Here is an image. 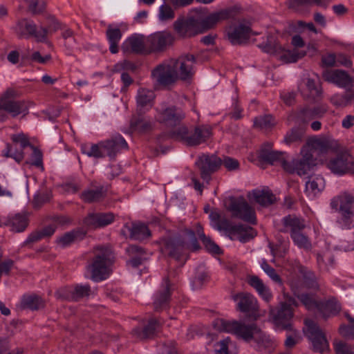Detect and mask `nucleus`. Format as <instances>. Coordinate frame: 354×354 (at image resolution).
Instances as JSON below:
<instances>
[{
	"instance_id": "obj_1",
	"label": "nucleus",
	"mask_w": 354,
	"mask_h": 354,
	"mask_svg": "<svg viewBox=\"0 0 354 354\" xmlns=\"http://www.w3.org/2000/svg\"><path fill=\"white\" fill-rule=\"evenodd\" d=\"M218 329L221 331L235 335L246 342L254 339L257 343V350L262 351L273 348V343L257 327L255 324H245L235 320L220 319L217 322Z\"/></svg>"
},
{
	"instance_id": "obj_2",
	"label": "nucleus",
	"mask_w": 354,
	"mask_h": 354,
	"mask_svg": "<svg viewBox=\"0 0 354 354\" xmlns=\"http://www.w3.org/2000/svg\"><path fill=\"white\" fill-rule=\"evenodd\" d=\"M192 12L194 14V16L186 21H177L174 24L176 31L182 37L194 35L190 29L196 23L201 24L203 28L209 29L218 22L227 19L230 15L227 10H221L205 17L207 10L202 8L193 9Z\"/></svg>"
},
{
	"instance_id": "obj_3",
	"label": "nucleus",
	"mask_w": 354,
	"mask_h": 354,
	"mask_svg": "<svg viewBox=\"0 0 354 354\" xmlns=\"http://www.w3.org/2000/svg\"><path fill=\"white\" fill-rule=\"evenodd\" d=\"M113 262L114 254L110 247L98 245L94 248L92 257L86 266L91 279L94 281L106 279L111 272Z\"/></svg>"
},
{
	"instance_id": "obj_4",
	"label": "nucleus",
	"mask_w": 354,
	"mask_h": 354,
	"mask_svg": "<svg viewBox=\"0 0 354 354\" xmlns=\"http://www.w3.org/2000/svg\"><path fill=\"white\" fill-rule=\"evenodd\" d=\"M186 235L187 239L175 237L167 241L165 250L170 257L180 260L188 250H196L199 248L194 233L192 230H187Z\"/></svg>"
},
{
	"instance_id": "obj_5",
	"label": "nucleus",
	"mask_w": 354,
	"mask_h": 354,
	"mask_svg": "<svg viewBox=\"0 0 354 354\" xmlns=\"http://www.w3.org/2000/svg\"><path fill=\"white\" fill-rule=\"evenodd\" d=\"M315 160L311 149L307 146H303L300 156L291 160L283 161L282 167L288 173L297 174L301 176L307 174L312 169L315 165Z\"/></svg>"
},
{
	"instance_id": "obj_6",
	"label": "nucleus",
	"mask_w": 354,
	"mask_h": 354,
	"mask_svg": "<svg viewBox=\"0 0 354 354\" xmlns=\"http://www.w3.org/2000/svg\"><path fill=\"white\" fill-rule=\"evenodd\" d=\"M18 92L13 88L7 89L0 97V110L9 113L12 117L28 113L29 103L25 100H16Z\"/></svg>"
},
{
	"instance_id": "obj_7",
	"label": "nucleus",
	"mask_w": 354,
	"mask_h": 354,
	"mask_svg": "<svg viewBox=\"0 0 354 354\" xmlns=\"http://www.w3.org/2000/svg\"><path fill=\"white\" fill-rule=\"evenodd\" d=\"M306 328L304 329L305 335L312 344L314 351L319 353L329 351V343L324 331L313 320H304Z\"/></svg>"
},
{
	"instance_id": "obj_8",
	"label": "nucleus",
	"mask_w": 354,
	"mask_h": 354,
	"mask_svg": "<svg viewBox=\"0 0 354 354\" xmlns=\"http://www.w3.org/2000/svg\"><path fill=\"white\" fill-rule=\"evenodd\" d=\"M174 59L165 60L151 71V78L158 86H168L178 79V71L175 70Z\"/></svg>"
},
{
	"instance_id": "obj_9",
	"label": "nucleus",
	"mask_w": 354,
	"mask_h": 354,
	"mask_svg": "<svg viewBox=\"0 0 354 354\" xmlns=\"http://www.w3.org/2000/svg\"><path fill=\"white\" fill-rule=\"evenodd\" d=\"M227 209L234 218H239L251 224H256L257 223L254 209L242 196L230 197L227 204Z\"/></svg>"
},
{
	"instance_id": "obj_10",
	"label": "nucleus",
	"mask_w": 354,
	"mask_h": 354,
	"mask_svg": "<svg viewBox=\"0 0 354 354\" xmlns=\"http://www.w3.org/2000/svg\"><path fill=\"white\" fill-rule=\"evenodd\" d=\"M156 120L168 128L178 126L185 118L183 109L176 106H162L156 109Z\"/></svg>"
},
{
	"instance_id": "obj_11",
	"label": "nucleus",
	"mask_w": 354,
	"mask_h": 354,
	"mask_svg": "<svg viewBox=\"0 0 354 354\" xmlns=\"http://www.w3.org/2000/svg\"><path fill=\"white\" fill-rule=\"evenodd\" d=\"M10 138L12 144H6V149L2 151L3 156L20 162L24 158V149L30 146V142L24 133L12 134Z\"/></svg>"
},
{
	"instance_id": "obj_12",
	"label": "nucleus",
	"mask_w": 354,
	"mask_h": 354,
	"mask_svg": "<svg viewBox=\"0 0 354 354\" xmlns=\"http://www.w3.org/2000/svg\"><path fill=\"white\" fill-rule=\"evenodd\" d=\"M201 178L209 184L212 180V175L216 172L222 164V160L215 155L203 154L196 161Z\"/></svg>"
},
{
	"instance_id": "obj_13",
	"label": "nucleus",
	"mask_w": 354,
	"mask_h": 354,
	"mask_svg": "<svg viewBox=\"0 0 354 354\" xmlns=\"http://www.w3.org/2000/svg\"><path fill=\"white\" fill-rule=\"evenodd\" d=\"M16 32L20 37L28 38L33 37L37 41L43 42L47 39L48 30L40 26L37 28L36 24L26 19L18 21L16 26Z\"/></svg>"
},
{
	"instance_id": "obj_14",
	"label": "nucleus",
	"mask_w": 354,
	"mask_h": 354,
	"mask_svg": "<svg viewBox=\"0 0 354 354\" xmlns=\"http://www.w3.org/2000/svg\"><path fill=\"white\" fill-rule=\"evenodd\" d=\"M326 105H319L314 107L305 106L300 109L292 115V119L298 124L307 127L308 124L314 119L322 118L327 112Z\"/></svg>"
},
{
	"instance_id": "obj_15",
	"label": "nucleus",
	"mask_w": 354,
	"mask_h": 354,
	"mask_svg": "<svg viewBox=\"0 0 354 354\" xmlns=\"http://www.w3.org/2000/svg\"><path fill=\"white\" fill-rule=\"evenodd\" d=\"M353 163L354 159L351 155L347 151H342L330 158L327 167L333 174L343 175L352 168Z\"/></svg>"
},
{
	"instance_id": "obj_16",
	"label": "nucleus",
	"mask_w": 354,
	"mask_h": 354,
	"mask_svg": "<svg viewBox=\"0 0 354 354\" xmlns=\"http://www.w3.org/2000/svg\"><path fill=\"white\" fill-rule=\"evenodd\" d=\"M149 54L153 52L164 51L174 41V37L170 32L162 31L151 35L147 38Z\"/></svg>"
},
{
	"instance_id": "obj_17",
	"label": "nucleus",
	"mask_w": 354,
	"mask_h": 354,
	"mask_svg": "<svg viewBox=\"0 0 354 354\" xmlns=\"http://www.w3.org/2000/svg\"><path fill=\"white\" fill-rule=\"evenodd\" d=\"M324 79L339 88L348 89L353 84V78L347 72L339 69L326 70L323 73Z\"/></svg>"
},
{
	"instance_id": "obj_18",
	"label": "nucleus",
	"mask_w": 354,
	"mask_h": 354,
	"mask_svg": "<svg viewBox=\"0 0 354 354\" xmlns=\"http://www.w3.org/2000/svg\"><path fill=\"white\" fill-rule=\"evenodd\" d=\"M330 207L335 212L354 213V196L342 192L331 198Z\"/></svg>"
},
{
	"instance_id": "obj_19",
	"label": "nucleus",
	"mask_w": 354,
	"mask_h": 354,
	"mask_svg": "<svg viewBox=\"0 0 354 354\" xmlns=\"http://www.w3.org/2000/svg\"><path fill=\"white\" fill-rule=\"evenodd\" d=\"M270 313L276 326L282 329L291 330V320L294 315L293 308L286 304H281L279 309L272 310Z\"/></svg>"
},
{
	"instance_id": "obj_20",
	"label": "nucleus",
	"mask_w": 354,
	"mask_h": 354,
	"mask_svg": "<svg viewBox=\"0 0 354 354\" xmlns=\"http://www.w3.org/2000/svg\"><path fill=\"white\" fill-rule=\"evenodd\" d=\"M115 221V214L112 212H97L88 214L83 221L88 227L97 229L104 227Z\"/></svg>"
},
{
	"instance_id": "obj_21",
	"label": "nucleus",
	"mask_w": 354,
	"mask_h": 354,
	"mask_svg": "<svg viewBox=\"0 0 354 354\" xmlns=\"http://www.w3.org/2000/svg\"><path fill=\"white\" fill-rule=\"evenodd\" d=\"M253 32L250 26L245 23H240L234 27H231L227 31L228 39L232 44H241L246 42Z\"/></svg>"
},
{
	"instance_id": "obj_22",
	"label": "nucleus",
	"mask_w": 354,
	"mask_h": 354,
	"mask_svg": "<svg viewBox=\"0 0 354 354\" xmlns=\"http://www.w3.org/2000/svg\"><path fill=\"white\" fill-rule=\"evenodd\" d=\"M122 49L124 52L134 53L137 54H149L147 39L140 35H132L128 37L122 44Z\"/></svg>"
},
{
	"instance_id": "obj_23",
	"label": "nucleus",
	"mask_w": 354,
	"mask_h": 354,
	"mask_svg": "<svg viewBox=\"0 0 354 354\" xmlns=\"http://www.w3.org/2000/svg\"><path fill=\"white\" fill-rule=\"evenodd\" d=\"M175 70L178 71V78L186 80L193 75V64L194 57L192 55H187L180 57L178 59H174Z\"/></svg>"
},
{
	"instance_id": "obj_24",
	"label": "nucleus",
	"mask_w": 354,
	"mask_h": 354,
	"mask_svg": "<svg viewBox=\"0 0 354 354\" xmlns=\"http://www.w3.org/2000/svg\"><path fill=\"white\" fill-rule=\"evenodd\" d=\"M232 298L237 302V309L242 313L256 312L259 309L257 299L250 293L241 292Z\"/></svg>"
},
{
	"instance_id": "obj_25",
	"label": "nucleus",
	"mask_w": 354,
	"mask_h": 354,
	"mask_svg": "<svg viewBox=\"0 0 354 354\" xmlns=\"http://www.w3.org/2000/svg\"><path fill=\"white\" fill-rule=\"evenodd\" d=\"M102 142L104 156H108L110 158H113L120 150L128 148L126 140L120 135L113 136L111 139Z\"/></svg>"
},
{
	"instance_id": "obj_26",
	"label": "nucleus",
	"mask_w": 354,
	"mask_h": 354,
	"mask_svg": "<svg viewBox=\"0 0 354 354\" xmlns=\"http://www.w3.org/2000/svg\"><path fill=\"white\" fill-rule=\"evenodd\" d=\"M325 188V180L320 175L311 176L306 183L305 193L311 199L315 198Z\"/></svg>"
},
{
	"instance_id": "obj_27",
	"label": "nucleus",
	"mask_w": 354,
	"mask_h": 354,
	"mask_svg": "<svg viewBox=\"0 0 354 354\" xmlns=\"http://www.w3.org/2000/svg\"><path fill=\"white\" fill-rule=\"evenodd\" d=\"M28 225V218L26 213L10 214L6 216V226L15 232H21Z\"/></svg>"
},
{
	"instance_id": "obj_28",
	"label": "nucleus",
	"mask_w": 354,
	"mask_h": 354,
	"mask_svg": "<svg viewBox=\"0 0 354 354\" xmlns=\"http://www.w3.org/2000/svg\"><path fill=\"white\" fill-rule=\"evenodd\" d=\"M106 194V190L103 186H95L92 183L91 187L84 190L80 197L84 203H92L103 200Z\"/></svg>"
},
{
	"instance_id": "obj_29",
	"label": "nucleus",
	"mask_w": 354,
	"mask_h": 354,
	"mask_svg": "<svg viewBox=\"0 0 354 354\" xmlns=\"http://www.w3.org/2000/svg\"><path fill=\"white\" fill-rule=\"evenodd\" d=\"M159 326L160 323L158 320L156 319H151L143 328L140 327L134 328L132 330L131 334L138 339L152 338L154 337Z\"/></svg>"
},
{
	"instance_id": "obj_30",
	"label": "nucleus",
	"mask_w": 354,
	"mask_h": 354,
	"mask_svg": "<svg viewBox=\"0 0 354 354\" xmlns=\"http://www.w3.org/2000/svg\"><path fill=\"white\" fill-rule=\"evenodd\" d=\"M273 144L272 142H266L259 152V158L266 162L274 165L278 162L285 161L283 158V153L277 151L271 150Z\"/></svg>"
},
{
	"instance_id": "obj_31",
	"label": "nucleus",
	"mask_w": 354,
	"mask_h": 354,
	"mask_svg": "<svg viewBox=\"0 0 354 354\" xmlns=\"http://www.w3.org/2000/svg\"><path fill=\"white\" fill-rule=\"evenodd\" d=\"M165 286L159 290L154 297L153 306L156 310H160L166 308L170 300V283L167 277L163 280Z\"/></svg>"
},
{
	"instance_id": "obj_32",
	"label": "nucleus",
	"mask_w": 354,
	"mask_h": 354,
	"mask_svg": "<svg viewBox=\"0 0 354 354\" xmlns=\"http://www.w3.org/2000/svg\"><path fill=\"white\" fill-rule=\"evenodd\" d=\"M211 136V129L206 126L195 127L194 131L190 132L187 140V145L196 146L205 142Z\"/></svg>"
},
{
	"instance_id": "obj_33",
	"label": "nucleus",
	"mask_w": 354,
	"mask_h": 354,
	"mask_svg": "<svg viewBox=\"0 0 354 354\" xmlns=\"http://www.w3.org/2000/svg\"><path fill=\"white\" fill-rule=\"evenodd\" d=\"M281 222L284 226L281 232H288L290 230V234L302 231L306 227L305 221L295 215H288L284 216Z\"/></svg>"
},
{
	"instance_id": "obj_34",
	"label": "nucleus",
	"mask_w": 354,
	"mask_h": 354,
	"mask_svg": "<svg viewBox=\"0 0 354 354\" xmlns=\"http://www.w3.org/2000/svg\"><path fill=\"white\" fill-rule=\"evenodd\" d=\"M341 310L340 304L335 299L319 301L317 312L324 319L336 315Z\"/></svg>"
},
{
	"instance_id": "obj_35",
	"label": "nucleus",
	"mask_w": 354,
	"mask_h": 354,
	"mask_svg": "<svg viewBox=\"0 0 354 354\" xmlns=\"http://www.w3.org/2000/svg\"><path fill=\"white\" fill-rule=\"evenodd\" d=\"M302 95L306 99L318 102L322 99V91L319 82L308 78L306 83V88L302 91Z\"/></svg>"
},
{
	"instance_id": "obj_36",
	"label": "nucleus",
	"mask_w": 354,
	"mask_h": 354,
	"mask_svg": "<svg viewBox=\"0 0 354 354\" xmlns=\"http://www.w3.org/2000/svg\"><path fill=\"white\" fill-rule=\"evenodd\" d=\"M248 283L254 288L259 295L266 302H270L273 296L270 289L266 286L263 281L257 276H250L248 278Z\"/></svg>"
},
{
	"instance_id": "obj_37",
	"label": "nucleus",
	"mask_w": 354,
	"mask_h": 354,
	"mask_svg": "<svg viewBox=\"0 0 354 354\" xmlns=\"http://www.w3.org/2000/svg\"><path fill=\"white\" fill-rule=\"evenodd\" d=\"M248 196L262 206H268L274 203L275 196L268 189H254Z\"/></svg>"
},
{
	"instance_id": "obj_38",
	"label": "nucleus",
	"mask_w": 354,
	"mask_h": 354,
	"mask_svg": "<svg viewBox=\"0 0 354 354\" xmlns=\"http://www.w3.org/2000/svg\"><path fill=\"white\" fill-rule=\"evenodd\" d=\"M106 36L109 43V50L112 54L118 52V44L122 38V32L118 28L109 26L106 31Z\"/></svg>"
},
{
	"instance_id": "obj_39",
	"label": "nucleus",
	"mask_w": 354,
	"mask_h": 354,
	"mask_svg": "<svg viewBox=\"0 0 354 354\" xmlns=\"http://www.w3.org/2000/svg\"><path fill=\"white\" fill-rule=\"evenodd\" d=\"M129 230L130 238L133 240L142 241L151 236V232L147 225L142 223H132Z\"/></svg>"
},
{
	"instance_id": "obj_40",
	"label": "nucleus",
	"mask_w": 354,
	"mask_h": 354,
	"mask_svg": "<svg viewBox=\"0 0 354 354\" xmlns=\"http://www.w3.org/2000/svg\"><path fill=\"white\" fill-rule=\"evenodd\" d=\"M298 125L291 129L285 135L283 142L286 145H290L303 140L306 129L305 126Z\"/></svg>"
},
{
	"instance_id": "obj_41",
	"label": "nucleus",
	"mask_w": 354,
	"mask_h": 354,
	"mask_svg": "<svg viewBox=\"0 0 354 354\" xmlns=\"http://www.w3.org/2000/svg\"><path fill=\"white\" fill-rule=\"evenodd\" d=\"M86 234L82 230H73L65 233L64 235L59 237L57 240V243L61 247L65 248L76 241L82 239Z\"/></svg>"
},
{
	"instance_id": "obj_42",
	"label": "nucleus",
	"mask_w": 354,
	"mask_h": 354,
	"mask_svg": "<svg viewBox=\"0 0 354 354\" xmlns=\"http://www.w3.org/2000/svg\"><path fill=\"white\" fill-rule=\"evenodd\" d=\"M127 252L132 256L129 263L134 268L138 267L146 259L145 252L142 247L131 245L127 248Z\"/></svg>"
},
{
	"instance_id": "obj_43",
	"label": "nucleus",
	"mask_w": 354,
	"mask_h": 354,
	"mask_svg": "<svg viewBox=\"0 0 354 354\" xmlns=\"http://www.w3.org/2000/svg\"><path fill=\"white\" fill-rule=\"evenodd\" d=\"M44 300L36 295H24L21 299V306L32 310H37L44 307Z\"/></svg>"
},
{
	"instance_id": "obj_44",
	"label": "nucleus",
	"mask_w": 354,
	"mask_h": 354,
	"mask_svg": "<svg viewBox=\"0 0 354 354\" xmlns=\"http://www.w3.org/2000/svg\"><path fill=\"white\" fill-rule=\"evenodd\" d=\"M102 145V142L98 144H92L91 145L88 144H82L81 145V151L88 157L102 158L105 157L104 151Z\"/></svg>"
},
{
	"instance_id": "obj_45",
	"label": "nucleus",
	"mask_w": 354,
	"mask_h": 354,
	"mask_svg": "<svg viewBox=\"0 0 354 354\" xmlns=\"http://www.w3.org/2000/svg\"><path fill=\"white\" fill-rule=\"evenodd\" d=\"M317 262L320 270L328 271L334 266V256L328 250L318 253L317 254Z\"/></svg>"
},
{
	"instance_id": "obj_46",
	"label": "nucleus",
	"mask_w": 354,
	"mask_h": 354,
	"mask_svg": "<svg viewBox=\"0 0 354 354\" xmlns=\"http://www.w3.org/2000/svg\"><path fill=\"white\" fill-rule=\"evenodd\" d=\"M332 142L326 138H313L307 143L305 146L308 147V149L318 151L320 153H326L330 150L333 147Z\"/></svg>"
},
{
	"instance_id": "obj_47",
	"label": "nucleus",
	"mask_w": 354,
	"mask_h": 354,
	"mask_svg": "<svg viewBox=\"0 0 354 354\" xmlns=\"http://www.w3.org/2000/svg\"><path fill=\"white\" fill-rule=\"evenodd\" d=\"M130 127L132 131L144 133L151 129V123L142 115L133 116L130 122Z\"/></svg>"
},
{
	"instance_id": "obj_48",
	"label": "nucleus",
	"mask_w": 354,
	"mask_h": 354,
	"mask_svg": "<svg viewBox=\"0 0 354 354\" xmlns=\"http://www.w3.org/2000/svg\"><path fill=\"white\" fill-rule=\"evenodd\" d=\"M339 216L336 220V225L342 230H351L354 228V213L339 212Z\"/></svg>"
},
{
	"instance_id": "obj_49",
	"label": "nucleus",
	"mask_w": 354,
	"mask_h": 354,
	"mask_svg": "<svg viewBox=\"0 0 354 354\" xmlns=\"http://www.w3.org/2000/svg\"><path fill=\"white\" fill-rule=\"evenodd\" d=\"M305 55V52L299 51L298 50H285L281 48V53L279 54L278 57L280 60L285 63H294L304 57Z\"/></svg>"
},
{
	"instance_id": "obj_50",
	"label": "nucleus",
	"mask_w": 354,
	"mask_h": 354,
	"mask_svg": "<svg viewBox=\"0 0 354 354\" xmlns=\"http://www.w3.org/2000/svg\"><path fill=\"white\" fill-rule=\"evenodd\" d=\"M237 225H232L227 218H221L216 223V227L218 230L224 231L231 239H234V232H239L240 227Z\"/></svg>"
},
{
	"instance_id": "obj_51",
	"label": "nucleus",
	"mask_w": 354,
	"mask_h": 354,
	"mask_svg": "<svg viewBox=\"0 0 354 354\" xmlns=\"http://www.w3.org/2000/svg\"><path fill=\"white\" fill-rule=\"evenodd\" d=\"M236 227H240L239 232H234V239H237L242 243L249 241L256 236L255 230L248 226L243 225H237Z\"/></svg>"
},
{
	"instance_id": "obj_52",
	"label": "nucleus",
	"mask_w": 354,
	"mask_h": 354,
	"mask_svg": "<svg viewBox=\"0 0 354 354\" xmlns=\"http://www.w3.org/2000/svg\"><path fill=\"white\" fill-rule=\"evenodd\" d=\"M154 96V93L152 91L142 88H140L136 97L138 106L142 108L150 104Z\"/></svg>"
},
{
	"instance_id": "obj_53",
	"label": "nucleus",
	"mask_w": 354,
	"mask_h": 354,
	"mask_svg": "<svg viewBox=\"0 0 354 354\" xmlns=\"http://www.w3.org/2000/svg\"><path fill=\"white\" fill-rule=\"evenodd\" d=\"M276 124L274 118L271 115L257 117L254 120V126L262 130H268Z\"/></svg>"
},
{
	"instance_id": "obj_54",
	"label": "nucleus",
	"mask_w": 354,
	"mask_h": 354,
	"mask_svg": "<svg viewBox=\"0 0 354 354\" xmlns=\"http://www.w3.org/2000/svg\"><path fill=\"white\" fill-rule=\"evenodd\" d=\"M290 237L294 243L299 248L308 250L311 248V242L307 236L304 234L301 231L290 234Z\"/></svg>"
},
{
	"instance_id": "obj_55",
	"label": "nucleus",
	"mask_w": 354,
	"mask_h": 354,
	"mask_svg": "<svg viewBox=\"0 0 354 354\" xmlns=\"http://www.w3.org/2000/svg\"><path fill=\"white\" fill-rule=\"evenodd\" d=\"M297 297L306 309L317 311L320 300L315 299L313 295L300 294L297 295Z\"/></svg>"
},
{
	"instance_id": "obj_56",
	"label": "nucleus",
	"mask_w": 354,
	"mask_h": 354,
	"mask_svg": "<svg viewBox=\"0 0 354 354\" xmlns=\"http://www.w3.org/2000/svg\"><path fill=\"white\" fill-rule=\"evenodd\" d=\"M261 267L268 277L276 283L281 286L283 284L282 279L277 274V271L270 266L266 260H263Z\"/></svg>"
},
{
	"instance_id": "obj_57",
	"label": "nucleus",
	"mask_w": 354,
	"mask_h": 354,
	"mask_svg": "<svg viewBox=\"0 0 354 354\" xmlns=\"http://www.w3.org/2000/svg\"><path fill=\"white\" fill-rule=\"evenodd\" d=\"M175 17L173 8L168 4H162L159 8L158 19L161 21L172 20Z\"/></svg>"
},
{
	"instance_id": "obj_58",
	"label": "nucleus",
	"mask_w": 354,
	"mask_h": 354,
	"mask_svg": "<svg viewBox=\"0 0 354 354\" xmlns=\"http://www.w3.org/2000/svg\"><path fill=\"white\" fill-rule=\"evenodd\" d=\"M190 132L185 126H179L176 129L172 130L170 133L171 137L176 140L183 141L187 145V140L189 137Z\"/></svg>"
},
{
	"instance_id": "obj_59",
	"label": "nucleus",
	"mask_w": 354,
	"mask_h": 354,
	"mask_svg": "<svg viewBox=\"0 0 354 354\" xmlns=\"http://www.w3.org/2000/svg\"><path fill=\"white\" fill-rule=\"evenodd\" d=\"M91 292L89 285H76L73 287L74 301H77L81 298L88 297Z\"/></svg>"
},
{
	"instance_id": "obj_60",
	"label": "nucleus",
	"mask_w": 354,
	"mask_h": 354,
	"mask_svg": "<svg viewBox=\"0 0 354 354\" xmlns=\"http://www.w3.org/2000/svg\"><path fill=\"white\" fill-rule=\"evenodd\" d=\"M260 48L266 53L278 56L281 53L282 47L275 41H268L265 44H261Z\"/></svg>"
},
{
	"instance_id": "obj_61",
	"label": "nucleus",
	"mask_w": 354,
	"mask_h": 354,
	"mask_svg": "<svg viewBox=\"0 0 354 354\" xmlns=\"http://www.w3.org/2000/svg\"><path fill=\"white\" fill-rule=\"evenodd\" d=\"M30 147L32 149L30 164L37 167L41 168V169H44L43 154L41 151L31 144Z\"/></svg>"
},
{
	"instance_id": "obj_62",
	"label": "nucleus",
	"mask_w": 354,
	"mask_h": 354,
	"mask_svg": "<svg viewBox=\"0 0 354 354\" xmlns=\"http://www.w3.org/2000/svg\"><path fill=\"white\" fill-rule=\"evenodd\" d=\"M61 30H62V36L63 39L66 40L65 45L69 48H73L76 43L75 39L74 38V32L65 26L62 27Z\"/></svg>"
},
{
	"instance_id": "obj_63",
	"label": "nucleus",
	"mask_w": 354,
	"mask_h": 354,
	"mask_svg": "<svg viewBox=\"0 0 354 354\" xmlns=\"http://www.w3.org/2000/svg\"><path fill=\"white\" fill-rule=\"evenodd\" d=\"M334 349L336 354H354V346L342 341L335 344Z\"/></svg>"
},
{
	"instance_id": "obj_64",
	"label": "nucleus",
	"mask_w": 354,
	"mask_h": 354,
	"mask_svg": "<svg viewBox=\"0 0 354 354\" xmlns=\"http://www.w3.org/2000/svg\"><path fill=\"white\" fill-rule=\"evenodd\" d=\"M55 295L57 299L74 301L73 287L62 288L56 291Z\"/></svg>"
}]
</instances>
